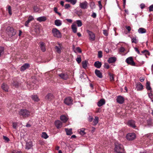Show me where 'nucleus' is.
I'll use <instances>...</instances> for the list:
<instances>
[{"instance_id": "48", "label": "nucleus", "mask_w": 153, "mask_h": 153, "mask_svg": "<svg viewBox=\"0 0 153 153\" xmlns=\"http://www.w3.org/2000/svg\"><path fill=\"white\" fill-rule=\"evenodd\" d=\"M102 52L101 51L98 52V57L101 58L102 57Z\"/></svg>"}, {"instance_id": "64", "label": "nucleus", "mask_w": 153, "mask_h": 153, "mask_svg": "<svg viewBox=\"0 0 153 153\" xmlns=\"http://www.w3.org/2000/svg\"><path fill=\"white\" fill-rule=\"evenodd\" d=\"M33 19V18L32 16H30L29 17L28 20L30 22L32 21Z\"/></svg>"}, {"instance_id": "36", "label": "nucleus", "mask_w": 153, "mask_h": 153, "mask_svg": "<svg viewBox=\"0 0 153 153\" xmlns=\"http://www.w3.org/2000/svg\"><path fill=\"white\" fill-rule=\"evenodd\" d=\"M41 137H42L45 139H47L48 137L47 134L45 132H43L42 133Z\"/></svg>"}, {"instance_id": "17", "label": "nucleus", "mask_w": 153, "mask_h": 153, "mask_svg": "<svg viewBox=\"0 0 153 153\" xmlns=\"http://www.w3.org/2000/svg\"><path fill=\"white\" fill-rule=\"evenodd\" d=\"M59 76L62 79L66 80L68 78V75L66 73H62L59 74Z\"/></svg>"}, {"instance_id": "26", "label": "nucleus", "mask_w": 153, "mask_h": 153, "mask_svg": "<svg viewBox=\"0 0 153 153\" xmlns=\"http://www.w3.org/2000/svg\"><path fill=\"white\" fill-rule=\"evenodd\" d=\"M98 121L99 117H98L96 116L95 117V119L93 120L92 125L93 126L96 125L98 123Z\"/></svg>"}, {"instance_id": "59", "label": "nucleus", "mask_w": 153, "mask_h": 153, "mask_svg": "<svg viewBox=\"0 0 153 153\" xmlns=\"http://www.w3.org/2000/svg\"><path fill=\"white\" fill-rule=\"evenodd\" d=\"M105 68L108 69L109 68V66L107 63H105Z\"/></svg>"}, {"instance_id": "38", "label": "nucleus", "mask_w": 153, "mask_h": 153, "mask_svg": "<svg viewBox=\"0 0 153 153\" xmlns=\"http://www.w3.org/2000/svg\"><path fill=\"white\" fill-rule=\"evenodd\" d=\"M30 87H31L30 89L31 90L33 89H36L38 88V86L37 85H35V84H31L30 85Z\"/></svg>"}, {"instance_id": "46", "label": "nucleus", "mask_w": 153, "mask_h": 153, "mask_svg": "<svg viewBox=\"0 0 153 153\" xmlns=\"http://www.w3.org/2000/svg\"><path fill=\"white\" fill-rule=\"evenodd\" d=\"M17 125H18V123H16V122H13V127L14 129H16L17 128Z\"/></svg>"}, {"instance_id": "44", "label": "nucleus", "mask_w": 153, "mask_h": 153, "mask_svg": "<svg viewBox=\"0 0 153 153\" xmlns=\"http://www.w3.org/2000/svg\"><path fill=\"white\" fill-rule=\"evenodd\" d=\"M76 23L78 27H81L82 25V23L81 20H78L76 21Z\"/></svg>"}, {"instance_id": "11", "label": "nucleus", "mask_w": 153, "mask_h": 153, "mask_svg": "<svg viewBox=\"0 0 153 153\" xmlns=\"http://www.w3.org/2000/svg\"><path fill=\"white\" fill-rule=\"evenodd\" d=\"M135 123V121L134 120H131L128 121L127 124L130 127L134 128L136 127Z\"/></svg>"}, {"instance_id": "52", "label": "nucleus", "mask_w": 153, "mask_h": 153, "mask_svg": "<svg viewBox=\"0 0 153 153\" xmlns=\"http://www.w3.org/2000/svg\"><path fill=\"white\" fill-rule=\"evenodd\" d=\"M103 34L106 36H107L108 35V33L106 30H103Z\"/></svg>"}, {"instance_id": "27", "label": "nucleus", "mask_w": 153, "mask_h": 153, "mask_svg": "<svg viewBox=\"0 0 153 153\" xmlns=\"http://www.w3.org/2000/svg\"><path fill=\"white\" fill-rule=\"evenodd\" d=\"M146 88L148 90H149L151 92L152 89L150 86V82L148 81H147L146 83Z\"/></svg>"}, {"instance_id": "25", "label": "nucleus", "mask_w": 153, "mask_h": 153, "mask_svg": "<svg viewBox=\"0 0 153 153\" xmlns=\"http://www.w3.org/2000/svg\"><path fill=\"white\" fill-rule=\"evenodd\" d=\"M82 64L83 68L86 69L87 67V65L88 64V61L87 60L83 61L82 62Z\"/></svg>"}, {"instance_id": "54", "label": "nucleus", "mask_w": 153, "mask_h": 153, "mask_svg": "<svg viewBox=\"0 0 153 153\" xmlns=\"http://www.w3.org/2000/svg\"><path fill=\"white\" fill-rule=\"evenodd\" d=\"M125 27L128 32H129L131 31V28L130 26H125Z\"/></svg>"}, {"instance_id": "19", "label": "nucleus", "mask_w": 153, "mask_h": 153, "mask_svg": "<svg viewBox=\"0 0 153 153\" xmlns=\"http://www.w3.org/2000/svg\"><path fill=\"white\" fill-rule=\"evenodd\" d=\"M95 73L98 77L100 78H102V74L100 71L96 69L95 71Z\"/></svg>"}, {"instance_id": "53", "label": "nucleus", "mask_w": 153, "mask_h": 153, "mask_svg": "<svg viewBox=\"0 0 153 153\" xmlns=\"http://www.w3.org/2000/svg\"><path fill=\"white\" fill-rule=\"evenodd\" d=\"M77 0H71V3L73 5H74L76 3Z\"/></svg>"}, {"instance_id": "32", "label": "nucleus", "mask_w": 153, "mask_h": 153, "mask_svg": "<svg viewBox=\"0 0 153 153\" xmlns=\"http://www.w3.org/2000/svg\"><path fill=\"white\" fill-rule=\"evenodd\" d=\"M12 84L13 86H15V87L17 88L20 85V83L17 81L13 80L12 83Z\"/></svg>"}, {"instance_id": "34", "label": "nucleus", "mask_w": 153, "mask_h": 153, "mask_svg": "<svg viewBox=\"0 0 153 153\" xmlns=\"http://www.w3.org/2000/svg\"><path fill=\"white\" fill-rule=\"evenodd\" d=\"M31 98L33 100L36 102H38L39 100L37 95H32Z\"/></svg>"}, {"instance_id": "31", "label": "nucleus", "mask_w": 153, "mask_h": 153, "mask_svg": "<svg viewBox=\"0 0 153 153\" xmlns=\"http://www.w3.org/2000/svg\"><path fill=\"white\" fill-rule=\"evenodd\" d=\"M60 119L63 122L65 123L67 121V119L66 117L64 115H62L60 116Z\"/></svg>"}, {"instance_id": "23", "label": "nucleus", "mask_w": 153, "mask_h": 153, "mask_svg": "<svg viewBox=\"0 0 153 153\" xmlns=\"http://www.w3.org/2000/svg\"><path fill=\"white\" fill-rule=\"evenodd\" d=\"M47 19L44 16L39 17L37 18L36 20L39 22H44Z\"/></svg>"}, {"instance_id": "16", "label": "nucleus", "mask_w": 153, "mask_h": 153, "mask_svg": "<svg viewBox=\"0 0 153 153\" xmlns=\"http://www.w3.org/2000/svg\"><path fill=\"white\" fill-rule=\"evenodd\" d=\"M2 89L5 92L8 91L9 87L8 85L5 83H3L1 85Z\"/></svg>"}, {"instance_id": "4", "label": "nucleus", "mask_w": 153, "mask_h": 153, "mask_svg": "<svg viewBox=\"0 0 153 153\" xmlns=\"http://www.w3.org/2000/svg\"><path fill=\"white\" fill-rule=\"evenodd\" d=\"M52 31L54 36L58 38L61 37V34L59 30L57 28H53L52 30Z\"/></svg>"}, {"instance_id": "30", "label": "nucleus", "mask_w": 153, "mask_h": 153, "mask_svg": "<svg viewBox=\"0 0 153 153\" xmlns=\"http://www.w3.org/2000/svg\"><path fill=\"white\" fill-rule=\"evenodd\" d=\"M138 31L140 33H143L146 32V30L145 29L141 27L139 29Z\"/></svg>"}, {"instance_id": "37", "label": "nucleus", "mask_w": 153, "mask_h": 153, "mask_svg": "<svg viewBox=\"0 0 153 153\" xmlns=\"http://www.w3.org/2000/svg\"><path fill=\"white\" fill-rule=\"evenodd\" d=\"M141 53H144L146 57H147V55L149 56L150 55V53L149 51L147 50H145L142 51Z\"/></svg>"}, {"instance_id": "63", "label": "nucleus", "mask_w": 153, "mask_h": 153, "mask_svg": "<svg viewBox=\"0 0 153 153\" xmlns=\"http://www.w3.org/2000/svg\"><path fill=\"white\" fill-rule=\"evenodd\" d=\"M93 120V118L92 117L90 116L88 118V120L90 122H92Z\"/></svg>"}, {"instance_id": "58", "label": "nucleus", "mask_w": 153, "mask_h": 153, "mask_svg": "<svg viewBox=\"0 0 153 153\" xmlns=\"http://www.w3.org/2000/svg\"><path fill=\"white\" fill-rule=\"evenodd\" d=\"M134 49L136 52L138 54H140V52L137 48L135 47Z\"/></svg>"}, {"instance_id": "29", "label": "nucleus", "mask_w": 153, "mask_h": 153, "mask_svg": "<svg viewBox=\"0 0 153 153\" xmlns=\"http://www.w3.org/2000/svg\"><path fill=\"white\" fill-rule=\"evenodd\" d=\"M137 88L138 90H142L143 89V86L140 82H139L137 84Z\"/></svg>"}, {"instance_id": "15", "label": "nucleus", "mask_w": 153, "mask_h": 153, "mask_svg": "<svg viewBox=\"0 0 153 153\" xmlns=\"http://www.w3.org/2000/svg\"><path fill=\"white\" fill-rule=\"evenodd\" d=\"M55 125L57 128L59 129L62 127V123L60 121L57 120L55 121Z\"/></svg>"}, {"instance_id": "3", "label": "nucleus", "mask_w": 153, "mask_h": 153, "mask_svg": "<svg viewBox=\"0 0 153 153\" xmlns=\"http://www.w3.org/2000/svg\"><path fill=\"white\" fill-rule=\"evenodd\" d=\"M19 115L24 118L28 117L30 115V111L25 109H21L19 112Z\"/></svg>"}, {"instance_id": "49", "label": "nucleus", "mask_w": 153, "mask_h": 153, "mask_svg": "<svg viewBox=\"0 0 153 153\" xmlns=\"http://www.w3.org/2000/svg\"><path fill=\"white\" fill-rule=\"evenodd\" d=\"M4 48L3 47H0V56L3 53Z\"/></svg>"}, {"instance_id": "28", "label": "nucleus", "mask_w": 153, "mask_h": 153, "mask_svg": "<svg viewBox=\"0 0 153 153\" xmlns=\"http://www.w3.org/2000/svg\"><path fill=\"white\" fill-rule=\"evenodd\" d=\"M55 25L58 26H59L62 25V23L61 20L59 19H56L55 21Z\"/></svg>"}, {"instance_id": "55", "label": "nucleus", "mask_w": 153, "mask_h": 153, "mask_svg": "<svg viewBox=\"0 0 153 153\" xmlns=\"http://www.w3.org/2000/svg\"><path fill=\"white\" fill-rule=\"evenodd\" d=\"M149 11H153V4L151 5L149 7Z\"/></svg>"}, {"instance_id": "60", "label": "nucleus", "mask_w": 153, "mask_h": 153, "mask_svg": "<svg viewBox=\"0 0 153 153\" xmlns=\"http://www.w3.org/2000/svg\"><path fill=\"white\" fill-rule=\"evenodd\" d=\"M30 22V21H29V20H27V21H26L25 23V25L26 27L28 26V24Z\"/></svg>"}, {"instance_id": "21", "label": "nucleus", "mask_w": 153, "mask_h": 153, "mask_svg": "<svg viewBox=\"0 0 153 153\" xmlns=\"http://www.w3.org/2000/svg\"><path fill=\"white\" fill-rule=\"evenodd\" d=\"M59 46H56L55 47V49L56 51L58 53H61V49L62 47L61 44H59Z\"/></svg>"}, {"instance_id": "57", "label": "nucleus", "mask_w": 153, "mask_h": 153, "mask_svg": "<svg viewBox=\"0 0 153 153\" xmlns=\"http://www.w3.org/2000/svg\"><path fill=\"white\" fill-rule=\"evenodd\" d=\"M70 7V5L69 4H66L65 5V9H68Z\"/></svg>"}, {"instance_id": "2", "label": "nucleus", "mask_w": 153, "mask_h": 153, "mask_svg": "<svg viewBox=\"0 0 153 153\" xmlns=\"http://www.w3.org/2000/svg\"><path fill=\"white\" fill-rule=\"evenodd\" d=\"M6 30L7 31V33L9 37H12L16 34V31L12 27L9 26L7 28Z\"/></svg>"}, {"instance_id": "1", "label": "nucleus", "mask_w": 153, "mask_h": 153, "mask_svg": "<svg viewBox=\"0 0 153 153\" xmlns=\"http://www.w3.org/2000/svg\"><path fill=\"white\" fill-rule=\"evenodd\" d=\"M114 150L117 153H123L124 151V149L123 145L118 142H116L115 143Z\"/></svg>"}, {"instance_id": "18", "label": "nucleus", "mask_w": 153, "mask_h": 153, "mask_svg": "<svg viewBox=\"0 0 153 153\" xmlns=\"http://www.w3.org/2000/svg\"><path fill=\"white\" fill-rule=\"evenodd\" d=\"M30 66V65L28 63H25L23 65L21 68L20 70L21 71H23L27 68H28Z\"/></svg>"}, {"instance_id": "47", "label": "nucleus", "mask_w": 153, "mask_h": 153, "mask_svg": "<svg viewBox=\"0 0 153 153\" xmlns=\"http://www.w3.org/2000/svg\"><path fill=\"white\" fill-rule=\"evenodd\" d=\"M34 30L36 34H39L40 33V30L39 27L35 28Z\"/></svg>"}, {"instance_id": "24", "label": "nucleus", "mask_w": 153, "mask_h": 153, "mask_svg": "<svg viewBox=\"0 0 153 153\" xmlns=\"http://www.w3.org/2000/svg\"><path fill=\"white\" fill-rule=\"evenodd\" d=\"M116 58L114 57H111L109 58L108 60V62L109 63H111L114 62L116 61Z\"/></svg>"}, {"instance_id": "50", "label": "nucleus", "mask_w": 153, "mask_h": 153, "mask_svg": "<svg viewBox=\"0 0 153 153\" xmlns=\"http://www.w3.org/2000/svg\"><path fill=\"white\" fill-rule=\"evenodd\" d=\"M3 139L6 142H8L10 140L9 138L5 136H3Z\"/></svg>"}, {"instance_id": "7", "label": "nucleus", "mask_w": 153, "mask_h": 153, "mask_svg": "<svg viewBox=\"0 0 153 153\" xmlns=\"http://www.w3.org/2000/svg\"><path fill=\"white\" fill-rule=\"evenodd\" d=\"M126 62L128 64L134 66L135 65V63L132 57H129L127 58Z\"/></svg>"}, {"instance_id": "33", "label": "nucleus", "mask_w": 153, "mask_h": 153, "mask_svg": "<svg viewBox=\"0 0 153 153\" xmlns=\"http://www.w3.org/2000/svg\"><path fill=\"white\" fill-rule=\"evenodd\" d=\"M65 131L66 132V134L68 135H71L73 133L72 132V129H68L67 128H65Z\"/></svg>"}, {"instance_id": "62", "label": "nucleus", "mask_w": 153, "mask_h": 153, "mask_svg": "<svg viewBox=\"0 0 153 153\" xmlns=\"http://www.w3.org/2000/svg\"><path fill=\"white\" fill-rule=\"evenodd\" d=\"M98 3L99 4V7L100 8V10H101L102 7V6L101 4V1H99L98 2Z\"/></svg>"}, {"instance_id": "39", "label": "nucleus", "mask_w": 153, "mask_h": 153, "mask_svg": "<svg viewBox=\"0 0 153 153\" xmlns=\"http://www.w3.org/2000/svg\"><path fill=\"white\" fill-rule=\"evenodd\" d=\"M85 128H82L79 131V134L82 135H83L85 134H86V133L85 132Z\"/></svg>"}, {"instance_id": "9", "label": "nucleus", "mask_w": 153, "mask_h": 153, "mask_svg": "<svg viewBox=\"0 0 153 153\" xmlns=\"http://www.w3.org/2000/svg\"><path fill=\"white\" fill-rule=\"evenodd\" d=\"M124 100V98L121 96H118L117 97L116 99L117 102L120 104L123 103Z\"/></svg>"}, {"instance_id": "10", "label": "nucleus", "mask_w": 153, "mask_h": 153, "mask_svg": "<svg viewBox=\"0 0 153 153\" xmlns=\"http://www.w3.org/2000/svg\"><path fill=\"white\" fill-rule=\"evenodd\" d=\"M79 6L82 9H86L88 8V3L86 1H85L83 2L80 3Z\"/></svg>"}, {"instance_id": "45", "label": "nucleus", "mask_w": 153, "mask_h": 153, "mask_svg": "<svg viewBox=\"0 0 153 153\" xmlns=\"http://www.w3.org/2000/svg\"><path fill=\"white\" fill-rule=\"evenodd\" d=\"M7 11L8 12L9 14L11 15L12 14L11 7L10 6H8Z\"/></svg>"}, {"instance_id": "61", "label": "nucleus", "mask_w": 153, "mask_h": 153, "mask_svg": "<svg viewBox=\"0 0 153 153\" xmlns=\"http://www.w3.org/2000/svg\"><path fill=\"white\" fill-rule=\"evenodd\" d=\"M11 153H22L21 151H17L14 150Z\"/></svg>"}, {"instance_id": "22", "label": "nucleus", "mask_w": 153, "mask_h": 153, "mask_svg": "<svg viewBox=\"0 0 153 153\" xmlns=\"http://www.w3.org/2000/svg\"><path fill=\"white\" fill-rule=\"evenodd\" d=\"M94 66L97 68H100L102 65V63L99 61L95 62L94 64Z\"/></svg>"}, {"instance_id": "8", "label": "nucleus", "mask_w": 153, "mask_h": 153, "mask_svg": "<svg viewBox=\"0 0 153 153\" xmlns=\"http://www.w3.org/2000/svg\"><path fill=\"white\" fill-rule=\"evenodd\" d=\"M73 100L71 97L65 98L64 100V103L67 105H70L72 104Z\"/></svg>"}, {"instance_id": "51", "label": "nucleus", "mask_w": 153, "mask_h": 153, "mask_svg": "<svg viewBox=\"0 0 153 153\" xmlns=\"http://www.w3.org/2000/svg\"><path fill=\"white\" fill-rule=\"evenodd\" d=\"M119 49V51L121 52H123L125 51V49L123 47H121Z\"/></svg>"}, {"instance_id": "43", "label": "nucleus", "mask_w": 153, "mask_h": 153, "mask_svg": "<svg viewBox=\"0 0 153 153\" xmlns=\"http://www.w3.org/2000/svg\"><path fill=\"white\" fill-rule=\"evenodd\" d=\"M131 42L132 43L137 44L138 42V41L136 39V37H133L131 38Z\"/></svg>"}, {"instance_id": "20", "label": "nucleus", "mask_w": 153, "mask_h": 153, "mask_svg": "<svg viewBox=\"0 0 153 153\" xmlns=\"http://www.w3.org/2000/svg\"><path fill=\"white\" fill-rule=\"evenodd\" d=\"M105 100L104 99H103L100 100L97 102V105L99 107H101L105 104Z\"/></svg>"}, {"instance_id": "41", "label": "nucleus", "mask_w": 153, "mask_h": 153, "mask_svg": "<svg viewBox=\"0 0 153 153\" xmlns=\"http://www.w3.org/2000/svg\"><path fill=\"white\" fill-rule=\"evenodd\" d=\"M33 9L34 11L36 12H39V8L37 6H34Z\"/></svg>"}, {"instance_id": "35", "label": "nucleus", "mask_w": 153, "mask_h": 153, "mask_svg": "<svg viewBox=\"0 0 153 153\" xmlns=\"http://www.w3.org/2000/svg\"><path fill=\"white\" fill-rule=\"evenodd\" d=\"M71 28L74 33H75L76 32L77 28L76 26V25H72L71 26Z\"/></svg>"}, {"instance_id": "5", "label": "nucleus", "mask_w": 153, "mask_h": 153, "mask_svg": "<svg viewBox=\"0 0 153 153\" xmlns=\"http://www.w3.org/2000/svg\"><path fill=\"white\" fill-rule=\"evenodd\" d=\"M135 134L134 133H129L126 135V138L128 140H133L136 138Z\"/></svg>"}, {"instance_id": "56", "label": "nucleus", "mask_w": 153, "mask_h": 153, "mask_svg": "<svg viewBox=\"0 0 153 153\" xmlns=\"http://www.w3.org/2000/svg\"><path fill=\"white\" fill-rule=\"evenodd\" d=\"M76 50L78 52L81 53L82 52V51L79 47H77L76 48Z\"/></svg>"}, {"instance_id": "6", "label": "nucleus", "mask_w": 153, "mask_h": 153, "mask_svg": "<svg viewBox=\"0 0 153 153\" xmlns=\"http://www.w3.org/2000/svg\"><path fill=\"white\" fill-rule=\"evenodd\" d=\"M89 36V39L91 41H94L95 39V34L92 31L88 30L87 31Z\"/></svg>"}, {"instance_id": "42", "label": "nucleus", "mask_w": 153, "mask_h": 153, "mask_svg": "<svg viewBox=\"0 0 153 153\" xmlns=\"http://www.w3.org/2000/svg\"><path fill=\"white\" fill-rule=\"evenodd\" d=\"M76 60L77 62V63L79 64L82 61L81 58L80 56H79L76 59Z\"/></svg>"}, {"instance_id": "12", "label": "nucleus", "mask_w": 153, "mask_h": 153, "mask_svg": "<svg viewBox=\"0 0 153 153\" xmlns=\"http://www.w3.org/2000/svg\"><path fill=\"white\" fill-rule=\"evenodd\" d=\"M53 98V96L51 93L48 94L45 97V99L48 101H50Z\"/></svg>"}, {"instance_id": "13", "label": "nucleus", "mask_w": 153, "mask_h": 153, "mask_svg": "<svg viewBox=\"0 0 153 153\" xmlns=\"http://www.w3.org/2000/svg\"><path fill=\"white\" fill-rule=\"evenodd\" d=\"M33 146L32 142L31 141L27 142L25 145V149L29 150L31 149Z\"/></svg>"}, {"instance_id": "40", "label": "nucleus", "mask_w": 153, "mask_h": 153, "mask_svg": "<svg viewBox=\"0 0 153 153\" xmlns=\"http://www.w3.org/2000/svg\"><path fill=\"white\" fill-rule=\"evenodd\" d=\"M108 74L109 76L110 81H114V79L113 74L111 73H109Z\"/></svg>"}, {"instance_id": "14", "label": "nucleus", "mask_w": 153, "mask_h": 153, "mask_svg": "<svg viewBox=\"0 0 153 153\" xmlns=\"http://www.w3.org/2000/svg\"><path fill=\"white\" fill-rule=\"evenodd\" d=\"M39 47L41 50L42 52H45L46 51L45 43L43 42H41L39 43Z\"/></svg>"}]
</instances>
